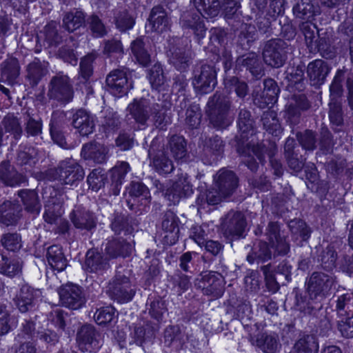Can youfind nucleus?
I'll return each instance as SVG.
<instances>
[{
	"label": "nucleus",
	"instance_id": "6",
	"mask_svg": "<svg viewBox=\"0 0 353 353\" xmlns=\"http://www.w3.org/2000/svg\"><path fill=\"white\" fill-rule=\"evenodd\" d=\"M108 291L110 295L120 303L130 301L134 294L130 288L129 279L121 274H117L114 280L110 283Z\"/></svg>",
	"mask_w": 353,
	"mask_h": 353
},
{
	"label": "nucleus",
	"instance_id": "21",
	"mask_svg": "<svg viewBox=\"0 0 353 353\" xmlns=\"http://www.w3.org/2000/svg\"><path fill=\"white\" fill-rule=\"evenodd\" d=\"M199 14L205 18H214L219 12V3L214 0H192Z\"/></svg>",
	"mask_w": 353,
	"mask_h": 353
},
{
	"label": "nucleus",
	"instance_id": "5",
	"mask_svg": "<svg viewBox=\"0 0 353 353\" xmlns=\"http://www.w3.org/2000/svg\"><path fill=\"white\" fill-rule=\"evenodd\" d=\"M193 193L191 179L186 173H181L176 176L172 185L167 190L165 196L173 203L178 202L182 196Z\"/></svg>",
	"mask_w": 353,
	"mask_h": 353
},
{
	"label": "nucleus",
	"instance_id": "64",
	"mask_svg": "<svg viewBox=\"0 0 353 353\" xmlns=\"http://www.w3.org/2000/svg\"><path fill=\"white\" fill-rule=\"evenodd\" d=\"M203 246H205V248L208 252L214 255L217 254L221 249V244L214 241H205Z\"/></svg>",
	"mask_w": 353,
	"mask_h": 353
},
{
	"label": "nucleus",
	"instance_id": "15",
	"mask_svg": "<svg viewBox=\"0 0 353 353\" xmlns=\"http://www.w3.org/2000/svg\"><path fill=\"white\" fill-rule=\"evenodd\" d=\"M264 61L269 65L279 68L283 65L285 59L276 41H269L263 51Z\"/></svg>",
	"mask_w": 353,
	"mask_h": 353
},
{
	"label": "nucleus",
	"instance_id": "18",
	"mask_svg": "<svg viewBox=\"0 0 353 353\" xmlns=\"http://www.w3.org/2000/svg\"><path fill=\"white\" fill-rule=\"evenodd\" d=\"M109 149L99 143H89L85 145L81 150V156L85 159H93L101 163L105 161Z\"/></svg>",
	"mask_w": 353,
	"mask_h": 353
},
{
	"label": "nucleus",
	"instance_id": "32",
	"mask_svg": "<svg viewBox=\"0 0 353 353\" xmlns=\"http://www.w3.org/2000/svg\"><path fill=\"white\" fill-rule=\"evenodd\" d=\"M170 151L176 160L182 159L186 154L185 139L180 136H173L169 141Z\"/></svg>",
	"mask_w": 353,
	"mask_h": 353
},
{
	"label": "nucleus",
	"instance_id": "51",
	"mask_svg": "<svg viewBox=\"0 0 353 353\" xmlns=\"http://www.w3.org/2000/svg\"><path fill=\"white\" fill-rule=\"evenodd\" d=\"M299 140L305 149L313 150L314 148V134L312 131H306L301 135Z\"/></svg>",
	"mask_w": 353,
	"mask_h": 353
},
{
	"label": "nucleus",
	"instance_id": "37",
	"mask_svg": "<svg viewBox=\"0 0 353 353\" xmlns=\"http://www.w3.org/2000/svg\"><path fill=\"white\" fill-rule=\"evenodd\" d=\"M105 177L99 170H94L88 176L89 188L98 191L104 185Z\"/></svg>",
	"mask_w": 353,
	"mask_h": 353
},
{
	"label": "nucleus",
	"instance_id": "55",
	"mask_svg": "<svg viewBox=\"0 0 353 353\" xmlns=\"http://www.w3.org/2000/svg\"><path fill=\"white\" fill-rule=\"evenodd\" d=\"M41 130V124L39 121H36L30 118L26 126V131L28 134L35 136L39 134Z\"/></svg>",
	"mask_w": 353,
	"mask_h": 353
},
{
	"label": "nucleus",
	"instance_id": "24",
	"mask_svg": "<svg viewBox=\"0 0 353 353\" xmlns=\"http://www.w3.org/2000/svg\"><path fill=\"white\" fill-rule=\"evenodd\" d=\"M21 263L19 259H9L0 254V273L13 277L21 272Z\"/></svg>",
	"mask_w": 353,
	"mask_h": 353
},
{
	"label": "nucleus",
	"instance_id": "57",
	"mask_svg": "<svg viewBox=\"0 0 353 353\" xmlns=\"http://www.w3.org/2000/svg\"><path fill=\"white\" fill-rule=\"evenodd\" d=\"M117 146L123 150H128L133 146V141L126 134L120 135L116 141Z\"/></svg>",
	"mask_w": 353,
	"mask_h": 353
},
{
	"label": "nucleus",
	"instance_id": "41",
	"mask_svg": "<svg viewBox=\"0 0 353 353\" xmlns=\"http://www.w3.org/2000/svg\"><path fill=\"white\" fill-rule=\"evenodd\" d=\"M165 311L166 307L164 301L157 300L151 303L149 312L151 316L157 321L161 319Z\"/></svg>",
	"mask_w": 353,
	"mask_h": 353
},
{
	"label": "nucleus",
	"instance_id": "7",
	"mask_svg": "<svg viewBox=\"0 0 353 353\" xmlns=\"http://www.w3.org/2000/svg\"><path fill=\"white\" fill-rule=\"evenodd\" d=\"M99 336L93 326L85 325L81 327L77 334V343L82 352H94L98 350L101 345Z\"/></svg>",
	"mask_w": 353,
	"mask_h": 353
},
{
	"label": "nucleus",
	"instance_id": "20",
	"mask_svg": "<svg viewBox=\"0 0 353 353\" xmlns=\"http://www.w3.org/2000/svg\"><path fill=\"white\" fill-rule=\"evenodd\" d=\"M19 212V206L10 201L4 202L0 205V222L9 225L14 223Z\"/></svg>",
	"mask_w": 353,
	"mask_h": 353
},
{
	"label": "nucleus",
	"instance_id": "40",
	"mask_svg": "<svg viewBox=\"0 0 353 353\" xmlns=\"http://www.w3.org/2000/svg\"><path fill=\"white\" fill-rule=\"evenodd\" d=\"M168 55L170 57V62L179 70L185 68L188 61V58L187 57H185L184 54L180 49H176L173 52L170 50V52Z\"/></svg>",
	"mask_w": 353,
	"mask_h": 353
},
{
	"label": "nucleus",
	"instance_id": "52",
	"mask_svg": "<svg viewBox=\"0 0 353 353\" xmlns=\"http://www.w3.org/2000/svg\"><path fill=\"white\" fill-rule=\"evenodd\" d=\"M239 126L243 132L248 130L252 127L250 113L248 111L245 110H241L240 111L239 117Z\"/></svg>",
	"mask_w": 353,
	"mask_h": 353
},
{
	"label": "nucleus",
	"instance_id": "16",
	"mask_svg": "<svg viewBox=\"0 0 353 353\" xmlns=\"http://www.w3.org/2000/svg\"><path fill=\"white\" fill-rule=\"evenodd\" d=\"M72 124L82 136H88L93 132V118L84 110H79L74 114Z\"/></svg>",
	"mask_w": 353,
	"mask_h": 353
},
{
	"label": "nucleus",
	"instance_id": "59",
	"mask_svg": "<svg viewBox=\"0 0 353 353\" xmlns=\"http://www.w3.org/2000/svg\"><path fill=\"white\" fill-rule=\"evenodd\" d=\"M339 330L341 334L347 338L353 337V327L349 321L341 322L339 325Z\"/></svg>",
	"mask_w": 353,
	"mask_h": 353
},
{
	"label": "nucleus",
	"instance_id": "28",
	"mask_svg": "<svg viewBox=\"0 0 353 353\" xmlns=\"http://www.w3.org/2000/svg\"><path fill=\"white\" fill-rule=\"evenodd\" d=\"M131 50L137 61L143 66L147 65L150 61V55L144 48L141 39H137L131 43Z\"/></svg>",
	"mask_w": 353,
	"mask_h": 353
},
{
	"label": "nucleus",
	"instance_id": "34",
	"mask_svg": "<svg viewBox=\"0 0 353 353\" xmlns=\"http://www.w3.org/2000/svg\"><path fill=\"white\" fill-rule=\"evenodd\" d=\"M19 74V66L17 59H9L2 67V74L8 80L14 79Z\"/></svg>",
	"mask_w": 353,
	"mask_h": 353
},
{
	"label": "nucleus",
	"instance_id": "61",
	"mask_svg": "<svg viewBox=\"0 0 353 353\" xmlns=\"http://www.w3.org/2000/svg\"><path fill=\"white\" fill-rule=\"evenodd\" d=\"M15 353H37V349L32 343L24 342L17 347Z\"/></svg>",
	"mask_w": 353,
	"mask_h": 353
},
{
	"label": "nucleus",
	"instance_id": "42",
	"mask_svg": "<svg viewBox=\"0 0 353 353\" xmlns=\"http://www.w3.org/2000/svg\"><path fill=\"white\" fill-rule=\"evenodd\" d=\"M130 170L129 164L126 162H120L112 170V176L114 181L121 182Z\"/></svg>",
	"mask_w": 353,
	"mask_h": 353
},
{
	"label": "nucleus",
	"instance_id": "58",
	"mask_svg": "<svg viewBox=\"0 0 353 353\" xmlns=\"http://www.w3.org/2000/svg\"><path fill=\"white\" fill-rule=\"evenodd\" d=\"M223 6L226 17L230 18L237 12L240 5L235 1L228 0Z\"/></svg>",
	"mask_w": 353,
	"mask_h": 353
},
{
	"label": "nucleus",
	"instance_id": "30",
	"mask_svg": "<svg viewBox=\"0 0 353 353\" xmlns=\"http://www.w3.org/2000/svg\"><path fill=\"white\" fill-rule=\"evenodd\" d=\"M183 26L192 30L199 39L205 37L206 28L199 14H196L192 16L190 19L185 20Z\"/></svg>",
	"mask_w": 353,
	"mask_h": 353
},
{
	"label": "nucleus",
	"instance_id": "14",
	"mask_svg": "<svg viewBox=\"0 0 353 353\" xmlns=\"http://www.w3.org/2000/svg\"><path fill=\"white\" fill-rule=\"evenodd\" d=\"M106 83L110 92L115 96L125 93L128 89L126 74L122 70L112 71L107 77Z\"/></svg>",
	"mask_w": 353,
	"mask_h": 353
},
{
	"label": "nucleus",
	"instance_id": "25",
	"mask_svg": "<svg viewBox=\"0 0 353 353\" xmlns=\"http://www.w3.org/2000/svg\"><path fill=\"white\" fill-rule=\"evenodd\" d=\"M319 345L312 336H304L299 339L293 347L294 353H317Z\"/></svg>",
	"mask_w": 353,
	"mask_h": 353
},
{
	"label": "nucleus",
	"instance_id": "11",
	"mask_svg": "<svg viewBox=\"0 0 353 353\" xmlns=\"http://www.w3.org/2000/svg\"><path fill=\"white\" fill-rule=\"evenodd\" d=\"M214 185L223 196L230 195L237 185V179L233 172L221 170L214 178Z\"/></svg>",
	"mask_w": 353,
	"mask_h": 353
},
{
	"label": "nucleus",
	"instance_id": "4",
	"mask_svg": "<svg viewBox=\"0 0 353 353\" xmlns=\"http://www.w3.org/2000/svg\"><path fill=\"white\" fill-rule=\"evenodd\" d=\"M334 285V279L332 276L314 272L312 274L308 282V292L311 296H327Z\"/></svg>",
	"mask_w": 353,
	"mask_h": 353
},
{
	"label": "nucleus",
	"instance_id": "45",
	"mask_svg": "<svg viewBox=\"0 0 353 353\" xmlns=\"http://www.w3.org/2000/svg\"><path fill=\"white\" fill-rule=\"evenodd\" d=\"M353 307V293L347 292L338 298L336 307L339 310H345V307L351 311Z\"/></svg>",
	"mask_w": 353,
	"mask_h": 353
},
{
	"label": "nucleus",
	"instance_id": "36",
	"mask_svg": "<svg viewBox=\"0 0 353 353\" xmlns=\"http://www.w3.org/2000/svg\"><path fill=\"white\" fill-rule=\"evenodd\" d=\"M3 126L6 132H11L15 137L21 133V127L18 119L13 115L6 116L3 121Z\"/></svg>",
	"mask_w": 353,
	"mask_h": 353
},
{
	"label": "nucleus",
	"instance_id": "19",
	"mask_svg": "<svg viewBox=\"0 0 353 353\" xmlns=\"http://www.w3.org/2000/svg\"><path fill=\"white\" fill-rule=\"evenodd\" d=\"M279 88L275 81L272 79H267L264 81V90L261 99H256V102L261 108H265L270 105H273L277 100Z\"/></svg>",
	"mask_w": 353,
	"mask_h": 353
},
{
	"label": "nucleus",
	"instance_id": "33",
	"mask_svg": "<svg viewBox=\"0 0 353 353\" xmlns=\"http://www.w3.org/2000/svg\"><path fill=\"white\" fill-rule=\"evenodd\" d=\"M152 164L160 174L170 173L174 166L172 163L165 157L163 152L158 153L153 159Z\"/></svg>",
	"mask_w": 353,
	"mask_h": 353
},
{
	"label": "nucleus",
	"instance_id": "39",
	"mask_svg": "<svg viewBox=\"0 0 353 353\" xmlns=\"http://www.w3.org/2000/svg\"><path fill=\"white\" fill-rule=\"evenodd\" d=\"M149 80L153 88H158L164 83V77L162 72L161 66L155 64L149 74Z\"/></svg>",
	"mask_w": 353,
	"mask_h": 353
},
{
	"label": "nucleus",
	"instance_id": "23",
	"mask_svg": "<svg viewBox=\"0 0 353 353\" xmlns=\"http://www.w3.org/2000/svg\"><path fill=\"white\" fill-rule=\"evenodd\" d=\"M47 259L49 265L59 272L63 271L66 267V260L61 248L57 245L48 248Z\"/></svg>",
	"mask_w": 353,
	"mask_h": 353
},
{
	"label": "nucleus",
	"instance_id": "3",
	"mask_svg": "<svg viewBox=\"0 0 353 353\" xmlns=\"http://www.w3.org/2000/svg\"><path fill=\"white\" fill-rule=\"evenodd\" d=\"M57 174L56 179L67 185H73L84 176L83 168L72 159L61 162Z\"/></svg>",
	"mask_w": 353,
	"mask_h": 353
},
{
	"label": "nucleus",
	"instance_id": "8",
	"mask_svg": "<svg viewBox=\"0 0 353 353\" xmlns=\"http://www.w3.org/2000/svg\"><path fill=\"white\" fill-rule=\"evenodd\" d=\"M60 301L63 305L77 310L83 304L81 291L79 286L73 284L66 285L59 291Z\"/></svg>",
	"mask_w": 353,
	"mask_h": 353
},
{
	"label": "nucleus",
	"instance_id": "1",
	"mask_svg": "<svg viewBox=\"0 0 353 353\" xmlns=\"http://www.w3.org/2000/svg\"><path fill=\"white\" fill-rule=\"evenodd\" d=\"M128 111L137 122L145 123L150 115L153 116V121L157 126H161L165 119L164 110H160L158 104L152 107L146 99L134 100L128 105Z\"/></svg>",
	"mask_w": 353,
	"mask_h": 353
},
{
	"label": "nucleus",
	"instance_id": "49",
	"mask_svg": "<svg viewBox=\"0 0 353 353\" xmlns=\"http://www.w3.org/2000/svg\"><path fill=\"white\" fill-rule=\"evenodd\" d=\"M90 28L96 37H102L106 33L105 28L97 16H92L90 19Z\"/></svg>",
	"mask_w": 353,
	"mask_h": 353
},
{
	"label": "nucleus",
	"instance_id": "27",
	"mask_svg": "<svg viewBox=\"0 0 353 353\" xmlns=\"http://www.w3.org/2000/svg\"><path fill=\"white\" fill-rule=\"evenodd\" d=\"M84 23V14L81 11L67 13L63 18V26L69 32H73Z\"/></svg>",
	"mask_w": 353,
	"mask_h": 353
},
{
	"label": "nucleus",
	"instance_id": "13",
	"mask_svg": "<svg viewBox=\"0 0 353 353\" xmlns=\"http://www.w3.org/2000/svg\"><path fill=\"white\" fill-rule=\"evenodd\" d=\"M147 28L152 32L162 34L169 29V23L165 12L159 7L154 8L151 12Z\"/></svg>",
	"mask_w": 353,
	"mask_h": 353
},
{
	"label": "nucleus",
	"instance_id": "62",
	"mask_svg": "<svg viewBox=\"0 0 353 353\" xmlns=\"http://www.w3.org/2000/svg\"><path fill=\"white\" fill-rule=\"evenodd\" d=\"M131 335L134 339V343L141 344L145 336V330L142 326H135Z\"/></svg>",
	"mask_w": 353,
	"mask_h": 353
},
{
	"label": "nucleus",
	"instance_id": "48",
	"mask_svg": "<svg viewBox=\"0 0 353 353\" xmlns=\"http://www.w3.org/2000/svg\"><path fill=\"white\" fill-rule=\"evenodd\" d=\"M93 60V55L89 54L85 56L80 63L81 74L85 79L88 78L92 74V63Z\"/></svg>",
	"mask_w": 353,
	"mask_h": 353
},
{
	"label": "nucleus",
	"instance_id": "56",
	"mask_svg": "<svg viewBox=\"0 0 353 353\" xmlns=\"http://www.w3.org/2000/svg\"><path fill=\"white\" fill-rule=\"evenodd\" d=\"M39 338L41 341L50 344L54 345L58 341L57 334L50 330H47L39 334Z\"/></svg>",
	"mask_w": 353,
	"mask_h": 353
},
{
	"label": "nucleus",
	"instance_id": "44",
	"mask_svg": "<svg viewBox=\"0 0 353 353\" xmlns=\"http://www.w3.org/2000/svg\"><path fill=\"white\" fill-rule=\"evenodd\" d=\"M28 77L32 80L34 83H37L39 79L43 77L46 71L41 68L38 63H32L28 65Z\"/></svg>",
	"mask_w": 353,
	"mask_h": 353
},
{
	"label": "nucleus",
	"instance_id": "12",
	"mask_svg": "<svg viewBox=\"0 0 353 353\" xmlns=\"http://www.w3.org/2000/svg\"><path fill=\"white\" fill-rule=\"evenodd\" d=\"M51 95L59 100L68 101L72 97L69 79L66 76H60L52 79L50 89Z\"/></svg>",
	"mask_w": 353,
	"mask_h": 353
},
{
	"label": "nucleus",
	"instance_id": "38",
	"mask_svg": "<svg viewBox=\"0 0 353 353\" xmlns=\"http://www.w3.org/2000/svg\"><path fill=\"white\" fill-rule=\"evenodd\" d=\"M1 241L6 249L13 252L20 249L21 246L20 236L17 234H6Z\"/></svg>",
	"mask_w": 353,
	"mask_h": 353
},
{
	"label": "nucleus",
	"instance_id": "17",
	"mask_svg": "<svg viewBox=\"0 0 353 353\" xmlns=\"http://www.w3.org/2000/svg\"><path fill=\"white\" fill-rule=\"evenodd\" d=\"M329 70L327 64L320 59H316L307 65V74L313 85L322 84Z\"/></svg>",
	"mask_w": 353,
	"mask_h": 353
},
{
	"label": "nucleus",
	"instance_id": "2",
	"mask_svg": "<svg viewBox=\"0 0 353 353\" xmlns=\"http://www.w3.org/2000/svg\"><path fill=\"white\" fill-rule=\"evenodd\" d=\"M208 110L211 123L216 127L223 128L232 122L229 115L230 103L228 101L222 100L214 96L208 103Z\"/></svg>",
	"mask_w": 353,
	"mask_h": 353
},
{
	"label": "nucleus",
	"instance_id": "29",
	"mask_svg": "<svg viewBox=\"0 0 353 353\" xmlns=\"http://www.w3.org/2000/svg\"><path fill=\"white\" fill-rule=\"evenodd\" d=\"M16 323L6 306L0 305V335L8 333L16 325Z\"/></svg>",
	"mask_w": 353,
	"mask_h": 353
},
{
	"label": "nucleus",
	"instance_id": "54",
	"mask_svg": "<svg viewBox=\"0 0 353 353\" xmlns=\"http://www.w3.org/2000/svg\"><path fill=\"white\" fill-rule=\"evenodd\" d=\"M232 223H235L233 232L234 234L237 236L241 235L245 226V223L240 212H236L234 214V220L232 221Z\"/></svg>",
	"mask_w": 353,
	"mask_h": 353
},
{
	"label": "nucleus",
	"instance_id": "10",
	"mask_svg": "<svg viewBox=\"0 0 353 353\" xmlns=\"http://www.w3.org/2000/svg\"><path fill=\"white\" fill-rule=\"evenodd\" d=\"M39 290H35L28 285H23L16 296L15 302L21 312L31 310L34 301L41 296Z\"/></svg>",
	"mask_w": 353,
	"mask_h": 353
},
{
	"label": "nucleus",
	"instance_id": "35",
	"mask_svg": "<svg viewBox=\"0 0 353 353\" xmlns=\"http://www.w3.org/2000/svg\"><path fill=\"white\" fill-rule=\"evenodd\" d=\"M114 314V309L110 306H107L97 310L94 314V319L97 324L103 325L112 321Z\"/></svg>",
	"mask_w": 353,
	"mask_h": 353
},
{
	"label": "nucleus",
	"instance_id": "50",
	"mask_svg": "<svg viewBox=\"0 0 353 353\" xmlns=\"http://www.w3.org/2000/svg\"><path fill=\"white\" fill-rule=\"evenodd\" d=\"M116 26L121 31H125L133 27L134 20L127 13H124L117 19Z\"/></svg>",
	"mask_w": 353,
	"mask_h": 353
},
{
	"label": "nucleus",
	"instance_id": "47",
	"mask_svg": "<svg viewBox=\"0 0 353 353\" xmlns=\"http://www.w3.org/2000/svg\"><path fill=\"white\" fill-rule=\"evenodd\" d=\"M129 194L133 197L144 196L146 199L149 192L145 185L140 183H133L129 188Z\"/></svg>",
	"mask_w": 353,
	"mask_h": 353
},
{
	"label": "nucleus",
	"instance_id": "46",
	"mask_svg": "<svg viewBox=\"0 0 353 353\" xmlns=\"http://www.w3.org/2000/svg\"><path fill=\"white\" fill-rule=\"evenodd\" d=\"M190 237L200 247H203L206 241V234L201 226H194L191 229Z\"/></svg>",
	"mask_w": 353,
	"mask_h": 353
},
{
	"label": "nucleus",
	"instance_id": "60",
	"mask_svg": "<svg viewBox=\"0 0 353 353\" xmlns=\"http://www.w3.org/2000/svg\"><path fill=\"white\" fill-rule=\"evenodd\" d=\"M119 244L117 242H112L108 243L105 247V251L110 257H116L119 255H123V252L118 248Z\"/></svg>",
	"mask_w": 353,
	"mask_h": 353
},
{
	"label": "nucleus",
	"instance_id": "53",
	"mask_svg": "<svg viewBox=\"0 0 353 353\" xmlns=\"http://www.w3.org/2000/svg\"><path fill=\"white\" fill-rule=\"evenodd\" d=\"M230 85H233L235 90L236 94L239 97H243L245 96L247 93V85L244 82H239V80L236 78H232L225 83L226 86L228 84Z\"/></svg>",
	"mask_w": 353,
	"mask_h": 353
},
{
	"label": "nucleus",
	"instance_id": "22",
	"mask_svg": "<svg viewBox=\"0 0 353 353\" xmlns=\"http://www.w3.org/2000/svg\"><path fill=\"white\" fill-rule=\"evenodd\" d=\"M279 232V226L277 223H270L268 225L269 244L272 248H274L278 252L285 254L288 250V247L280 237Z\"/></svg>",
	"mask_w": 353,
	"mask_h": 353
},
{
	"label": "nucleus",
	"instance_id": "9",
	"mask_svg": "<svg viewBox=\"0 0 353 353\" xmlns=\"http://www.w3.org/2000/svg\"><path fill=\"white\" fill-rule=\"evenodd\" d=\"M215 71L209 65H204L199 75L195 76L192 84L201 93H208L216 85Z\"/></svg>",
	"mask_w": 353,
	"mask_h": 353
},
{
	"label": "nucleus",
	"instance_id": "63",
	"mask_svg": "<svg viewBox=\"0 0 353 353\" xmlns=\"http://www.w3.org/2000/svg\"><path fill=\"white\" fill-rule=\"evenodd\" d=\"M329 116L331 122L336 125H339L342 123L343 119L340 108L339 107H335L334 108H331Z\"/></svg>",
	"mask_w": 353,
	"mask_h": 353
},
{
	"label": "nucleus",
	"instance_id": "26",
	"mask_svg": "<svg viewBox=\"0 0 353 353\" xmlns=\"http://www.w3.org/2000/svg\"><path fill=\"white\" fill-rule=\"evenodd\" d=\"M255 344L265 353H274L279 346L277 339L274 336L266 334L258 335Z\"/></svg>",
	"mask_w": 353,
	"mask_h": 353
},
{
	"label": "nucleus",
	"instance_id": "31",
	"mask_svg": "<svg viewBox=\"0 0 353 353\" xmlns=\"http://www.w3.org/2000/svg\"><path fill=\"white\" fill-rule=\"evenodd\" d=\"M19 196L28 211L39 213L41 207L38 202L37 195L33 191H21Z\"/></svg>",
	"mask_w": 353,
	"mask_h": 353
},
{
	"label": "nucleus",
	"instance_id": "43",
	"mask_svg": "<svg viewBox=\"0 0 353 353\" xmlns=\"http://www.w3.org/2000/svg\"><path fill=\"white\" fill-rule=\"evenodd\" d=\"M205 197L206 202L209 205H216L220 203L223 198L227 197V196H223L222 192L214 185L213 188L207 191Z\"/></svg>",
	"mask_w": 353,
	"mask_h": 353
}]
</instances>
